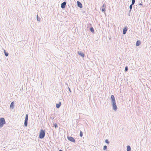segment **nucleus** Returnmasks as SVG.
I'll return each instance as SVG.
<instances>
[{"label":"nucleus","mask_w":151,"mask_h":151,"mask_svg":"<svg viewBox=\"0 0 151 151\" xmlns=\"http://www.w3.org/2000/svg\"><path fill=\"white\" fill-rule=\"evenodd\" d=\"M111 102L112 103L113 109L114 111H116L117 108L116 102L115 99L113 95H111Z\"/></svg>","instance_id":"f257e3e1"},{"label":"nucleus","mask_w":151,"mask_h":151,"mask_svg":"<svg viewBox=\"0 0 151 151\" xmlns=\"http://www.w3.org/2000/svg\"><path fill=\"white\" fill-rule=\"evenodd\" d=\"M45 130L41 129L40 132L39 138L41 139L44 138L45 135Z\"/></svg>","instance_id":"f03ea898"},{"label":"nucleus","mask_w":151,"mask_h":151,"mask_svg":"<svg viewBox=\"0 0 151 151\" xmlns=\"http://www.w3.org/2000/svg\"><path fill=\"white\" fill-rule=\"evenodd\" d=\"M6 123L5 120L4 118H0V127L1 128L3 127V125Z\"/></svg>","instance_id":"7ed1b4c3"},{"label":"nucleus","mask_w":151,"mask_h":151,"mask_svg":"<svg viewBox=\"0 0 151 151\" xmlns=\"http://www.w3.org/2000/svg\"><path fill=\"white\" fill-rule=\"evenodd\" d=\"M68 139L70 141L72 142H75V139L72 137L70 136H68L67 137Z\"/></svg>","instance_id":"20e7f679"},{"label":"nucleus","mask_w":151,"mask_h":151,"mask_svg":"<svg viewBox=\"0 0 151 151\" xmlns=\"http://www.w3.org/2000/svg\"><path fill=\"white\" fill-rule=\"evenodd\" d=\"M66 4V2L65 1L63 2L62 3L61 5V7L62 9H64L65 7Z\"/></svg>","instance_id":"39448f33"},{"label":"nucleus","mask_w":151,"mask_h":151,"mask_svg":"<svg viewBox=\"0 0 151 151\" xmlns=\"http://www.w3.org/2000/svg\"><path fill=\"white\" fill-rule=\"evenodd\" d=\"M127 30V27H124L123 30V33L124 35L126 34Z\"/></svg>","instance_id":"423d86ee"},{"label":"nucleus","mask_w":151,"mask_h":151,"mask_svg":"<svg viewBox=\"0 0 151 151\" xmlns=\"http://www.w3.org/2000/svg\"><path fill=\"white\" fill-rule=\"evenodd\" d=\"M77 6L78 7H80L81 8H82V5L81 2L79 1H77Z\"/></svg>","instance_id":"0eeeda50"},{"label":"nucleus","mask_w":151,"mask_h":151,"mask_svg":"<svg viewBox=\"0 0 151 151\" xmlns=\"http://www.w3.org/2000/svg\"><path fill=\"white\" fill-rule=\"evenodd\" d=\"M78 54L82 57H84L85 55L82 52H78Z\"/></svg>","instance_id":"6e6552de"},{"label":"nucleus","mask_w":151,"mask_h":151,"mask_svg":"<svg viewBox=\"0 0 151 151\" xmlns=\"http://www.w3.org/2000/svg\"><path fill=\"white\" fill-rule=\"evenodd\" d=\"M14 102H12L11 103L10 106V108H11L12 109H13L14 108Z\"/></svg>","instance_id":"1a4fd4ad"},{"label":"nucleus","mask_w":151,"mask_h":151,"mask_svg":"<svg viewBox=\"0 0 151 151\" xmlns=\"http://www.w3.org/2000/svg\"><path fill=\"white\" fill-rule=\"evenodd\" d=\"M61 102H59L58 104H56V107L57 108H60V106H61Z\"/></svg>","instance_id":"9d476101"},{"label":"nucleus","mask_w":151,"mask_h":151,"mask_svg":"<svg viewBox=\"0 0 151 151\" xmlns=\"http://www.w3.org/2000/svg\"><path fill=\"white\" fill-rule=\"evenodd\" d=\"M141 44L140 41L139 40H137L136 42V45L137 46H139Z\"/></svg>","instance_id":"9b49d317"},{"label":"nucleus","mask_w":151,"mask_h":151,"mask_svg":"<svg viewBox=\"0 0 151 151\" xmlns=\"http://www.w3.org/2000/svg\"><path fill=\"white\" fill-rule=\"evenodd\" d=\"M127 151H131V147L129 145H127Z\"/></svg>","instance_id":"f8f14e48"},{"label":"nucleus","mask_w":151,"mask_h":151,"mask_svg":"<svg viewBox=\"0 0 151 151\" xmlns=\"http://www.w3.org/2000/svg\"><path fill=\"white\" fill-rule=\"evenodd\" d=\"M27 124H28V121H26V120H24V126L25 127H27Z\"/></svg>","instance_id":"ddd939ff"},{"label":"nucleus","mask_w":151,"mask_h":151,"mask_svg":"<svg viewBox=\"0 0 151 151\" xmlns=\"http://www.w3.org/2000/svg\"><path fill=\"white\" fill-rule=\"evenodd\" d=\"M37 20L38 22H39L40 21V18L38 17V15H37Z\"/></svg>","instance_id":"4468645a"},{"label":"nucleus","mask_w":151,"mask_h":151,"mask_svg":"<svg viewBox=\"0 0 151 151\" xmlns=\"http://www.w3.org/2000/svg\"><path fill=\"white\" fill-rule=\"evenodd\" d=\"M28 115L27 114L26 115L25 119V120L27 121L28 120Z\"/></svg>","instance_id":"2eb2a0df"},{"label":"nucleus","mask_w":151,"mask_h":151,"mask_svg":"<svg viewBox=\"0 0 151 151\" xmlns=\"http://www.w3.org/2000/svg\"><path fill=\"white\" fill-rule=\"evenodd\" d=\"M90 30L91 32H94V30L93 27H91L90 28Z\"/></svg>","instance_id":"dca6fc26"},{"label":"nucleus","mask_w":151,"mask_h":151,"mask_svg":"<svg viewBox=\"0 0 151 151\" xmlns=\"http://www.w3.org/2000/svg\"><path fill=\"white\" fill-rule=\"evenodd\" d=\"M4 54H5V55L6 56H8L9 55V53H8V52H6V51H5V50H4Z\"/></svg>","instance_id":"f3484780"},{"label":"nucleus","mask_w":151,"mask_h":151,"mask_svg":"<svg viewBox=\"0 0 151 151\" xmlns=\"http://www.w3.org/2000/svg\"><path fill=\"white\" fill-rule=\"evenodd\" d=\"M133 5H132V4H131L129 6V9H130V10L129 11V12H130L131 11V10H132V6Z\"/></svg>","instance_id":"a211bd4d"},{"label":"nucleus","mask_w":151,"mask_h":151,"mask_svg":"<svg viewBox=\"0 0 151 151\" xmlns=\"http://www.w3.org/2000/svg\"><path fill=\"white\" fill-rule=\"evenodd\" d=\"M135 0H132V4H131L133 5L135 3Z\"/></svg>","instance_id":"6ab92c4d"},{"label":"nucleus","mask_w":151,"mask_h":151,"mask_svg":"<svg viewBox=\"0 0 151 151\" xmlns=\"http://www.w3.org/2000/svg\"><path fill=\"white\" fill-rule=\"evenodd\" d=\"M83 135V132L81 131H80V136L81 137H82Z\"/></svg>","instance_id":"aec40b11"},{"label":"nucleus","mask_w":151,"mask_h":151,"mask_svg":"<svg viewBox=\"0 0 151 151\" xmlns=\"http://www.w3.org/2000/svg\"><path fill=\"white\" fill-rule=\"evenodd\" d=\"M128 70V67L127 66L125 67V71L126 72Z\"/></svg>","instance_id":"412c9836"},{"label":"nucleus","mask_w":151,"mask_h":151,"mask_svg":"<svg viewBox=\"0 0 151 151\" xmlns=\"http://www.w3.org/2000/svg\"><path fill=\"white\" fill-rule=\"evenodd\" d=\"M53 125L55 128H56L58 127V125L57 124L55 123L53 124Z\"/></svg>","instance_id":"4be33fe9"},{"label":"nucleus","mask_w":151,"mask_h":151,"mask_svg":"<svg viewBox=\"0 0 151 151\" xmlns=\"http://www.w3.org/2000/svg\"><path fill=\"white\" fill-rule=\"evenodd\" d=\"M105 143H106L107 144H109V141L108 139H106L105 141Z\"/></svg>","instance_id":"5701e85b"},{"label":"nucleus","mask_w":151,"mask_h":151,"mask_svg":"<svg viewBox=\"0 0 151 151\" xmlns=\"http://www.w3.org/2000/svg\"><path fill=\"white\" fill-rule=\"evenodd\" d=\"M107 146L106 145H104L103 147V150H106L107 149Z\"/></svg>","instance_id":"b1692460"},{"label":"nucleus","mask_w":151,"mask_h":151,"mask_svg":"<svg viewBox=\"0 0 151 151\" xmlns=\"http://www.w3.org/2000/svg\"><path fill=\"white\" fill-rule=\"evenodd\" d=\"M106 4H104L103 5H102V8H105L106 7Z\"/></svg>","instance_id":"393cba45"},{"label":"nucleus","mask_w":151,"mask_h":151,"mask_svg":"<svg viewBox=\"0 0 151 151\" xmlns=\"http://www.w3.org/2000/svg\"><path fill=\"white\" fill-rule=\"evenodd\" d=\"M101 11L102 12H104L105 11V8H101Z\"/></svg>","instance_id":"a878e982"},{"label":"nucleus","mask_w":151,"mask_h":151,"mask_svg":"<svg viewBox=\"0 0 151 151\" xmlns=\"http://www.w3.org/2000/svg\"><path fill=\"white\" fill-rule=\"evenodd\" d=\"M68 89H69V90L70 91V92H71V89H70V88L69 87H68Z\"/></svg>","instance_id":"bb28decb"},{"label":"nucleus","mask_w":151,"mask_h":151,"mask_svg":"<svg viewBox=\"0 0 151 151\" xmlns=\"http://www.w3.org/2000/svg\"><path fill=\"white\" fill-rule=\"evenodd\" d=\"M139 5H142V4L141 3H139Z\"/></svg>","instance_id":"cd10ccee"},{"label":"nucleus","mask_w":151,"mask_h":151,"mask_svg":"<svg viewBox=\"0 0 151 151\" xmlns=\"http://www.w3.org/2000/svg\"><path fill=\"white\" fill-rule=\"evenodd\" d=\"M58 151H63L61 150H60Z\"/></svg>","instance_id":"c85d7f7f"}]
</instances>
